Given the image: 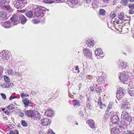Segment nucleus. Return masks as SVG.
<instances>
[{
  "instance_id": "obj_1",
  "label": "nucleus",
  "mask_w": 134,
  "mask_h": 134,
  "mask_svg": "<svg viewBox=\"0 0 134 134\" xmlns=\"http://www.w3.org/2000/svg\"><path fill=\"white\" fill-rule=\"evenodd\" d=\"M121 118L124 121L130 122L132 121V119L131 117L130 116L129 114L125 111H123L121 115Z\"/></svg>"
},
{
  "instance_id": "obj_2",
  "label": "nucleus",
  "mask_w": 134,
  "mask_h": 134,
  "mask_svg": "<svg viewBox=\"0 0 134 134\" xmlns=\"http://www.w3.org/2000/svg\"><path fill=\"white\" fill-rule=\"evenodd\" d=\"M105 95L104 94H102L99 96L98 102V104L99 105L100 108L102 109L105 110L106 107V105L104 104H103V103L102 101V99H104Z\"/></svg>"
},
{
  "instance_id": "obj_3",
  "label": "nucleus",
  "mask_w": 134,
  "mask_h": 134,
  "mask_svg": "<svg viewBox=\"0 0 134 134\" xmlns=\"http://www.w3.org/2000/svg\"><path fill=\"white\" fill-rule=\"evenodd\" d=\"M119 78L123 83L126 81L128 79V76L127 74H126V72H125L120 73Z\"/></svg>"
},
{
  "instance_id": "obj_4",
  "label": "nucleus",
  "mask_w": 134,
  "mask_h": 134,
  "mask_svg": "<svg viewBox=\"0 0 134 134\" xmlns=\"http://www.w3.org/2000/svg\"><path fill=\"white\" fill-rule=\"evenodd\" d=\"M9 55L8 54L7 52L5 51H3L0 53V59H2V60H7L9 58Z\"/></svg>"
},
{
  "instance_id": "obj_5",
  "label": "nucleus",
  "mask_w": 134,
  "mask_h": 134,
  "mask_svg": "<svg viewBox=\"0 0 134 134\" xmlns=\"http://www.w3.org/2000/svg\"><path fill=\"white\" fill-rule=\"evenodd\" d=\"M35 10V15L36 16L40 18L43 16L44 12L43 10H41L40 8H36Z\"/></svg>"
},
{
  "instance_id": "obj_6",
  "label": "nucleus",
  "mask_w": 134,
  "mask_h": 134,
  "mask_svg": "<svg viewBox=\"0 0 134 134\" xmlns=\"http://www.w3.org/2000/svg\"><path fill=\"white\" fill-rule=\"evenodd\" d=\"M84 55L89 58H91L92 55L91 51L88 48H86L83 50Z\"/></svg>"
},
{
  "instance_id": "obj_7",
  "label": "nucleus",
  "mask_w": 134,
  "mask_h": 134,
  "mask_svg": "<svg viewBox=\"0 0 134 134\" xmlns=\"http://www.w3.org/2000/svg\"><path fill=\"white\" fill-rule=\"evenodd\" d=\"M125 93V92L122 89H119L117 92L116 97L120 99L123 97Z\"/></svg>"
},
{
  "instance_id": "obj_8",
  "label": "nucleus",
  "mask_w": 134,
  "mask_h": 134,
  "mask_svg": "<svg viewBox=\"0 0 134 134\" xmlns=\"http://www.w3.org/2000/svg\"><path fill=\"white\" fill-rule=\"evenodd\" d=\"M35 111L32 110H30L26 111H24L25 115L28 117L32 119V116L35 113Z\"/></svg>"
},
{
  "instance_id": "obj_9",
  "label": "nucleus",
  "mask_w": 134,
  "mask_h": 134,
  "mask_svg": "<svg viewBox=\"0 0 134 134\" xmlns=\"http://www.w3.org/2000/svg\"><path fill=\"white\" fill-rule=\"evenodd\" d=\"M32 119L38 121L41 118V115L40 113L37 111H35V113Z\"/></svg>"
},
{
  "instance_id": "obj_10",
  "label": "nucleus",
  "mask_w": 134,
  "mask_h": 134,
  "mask_svg": "<svg viewBox=\"0 0 134 134\" xmlns=\"http://www.w3.org/2000/svg\"><path fill=\"white\" fill-rule=\"evenodd\" d=\"M50 123L49 120L48 118H45L42 119L40 123L42 125L46 126L48 125Z\"/></svg>"
},
{
  "instance_id": "obj_11",
  "label": "nucleus",
  "mask_w": 134,
  "mask_h": 134,
  "mask_svg": "<svg viewBox=\"0 0 134 134\" xmlns=\"http://www.w3.org/2000/svg\"><path fill=\"white\" fill-rule=\"evenodd\" d=\"M0 18L4 20L7 19L8 18L7 13L3 11H0Z\"/></svg>"
},
{
  "instance_id": "obj_12",
  "label": "nucleus",
  "mask_w": 134,
  "mask_h": 134,
  "mask_svg": "<svg viewBox=\"0 0 134 134\" xmlns=\"http://www.w3.org/2000/svg\"><path fill=\"white\" fill-rule=\"evenodd\" d=\"M94 130L95 129V125L94 121L92 120H89L86 122Z\"/></svg>"
},
{
  "instance_id": "obj_13",
  "label": "nucleus",
  "mask_w": 134,
  "mask_h": 134,
  "mask_svg": "<svg viewBox=\"0 0 134 134\" xmlns=\"http://www.w3.org/2000/svg\"><path fill=\"white\" fill-rule=\"evenodd\" d=\"M22 101L25 105V107H27L31 103V102L29 100L28 98H25L23 99Z\"/></svg>"
},
{
  "instance_id": "obj_14",
  "label": "nucleus",
  "mask_w": 134,
  "mask_h": 134,
  "mask_svg": "<svg viewBox=\"0 0 134 134\" xmlns=\"http://www.w3.org/2000/svg\"><path fill=\"white\" fill-rule=\"evenodd\" d=\"M111 120L112 122L115 124H117L119 121V118L117 115H113L111 118Z\"/></svg>"
},
{
  "instance_id": "obj_15",
  "label": "nucleus",
  "mask_w": 134,
  "mask_h": 134,
  "mask_svg": "<svg viewBox=\"0 0 134 134\" xmlns=\"http://www.w3.org/2000/svg\"><path fill=\"white\" fill-rule=\"evenodd\" d=\"M121 108L122 109L127 110L130 108V105L128 103L125 102L122 104Z\"/></svg>"
},
{
  "instance_id": "obj_16",
  "label": "nucleus",
  "mask_w": 134,
  "mask_h": 134,
  "mask_svg": "<svg viewBox=\"0 0 134 134\" xmlns=\"http://www.w3.org/2000/svg\"><path fill=\"white\" fill-rule=\"evenodd\" d=\"M10 19L12 22L14 23H15L18 22L17 23L13 25V26L14 25H16L18 23H19L18 22V18L17 16L15 15H13L12 17L10 18Z\"/></svg>"
},
{
  "instance_id": "obj_17",
  "label": "nucleus",
  "mask_w": 134,
  "mask_h": 134,
  "mask_svg": "<svg viewBox=\"0 0 134 134\" xmlns=\"http://www.w3.org/2000/svg\"><path fill=\"white\" fill-rule=\"evenodd\" d=\"M105 77L102 76H98L97 81L99 84H102L104 82Z\"/></svg>"
},
{
  "instance_id": "obj_18",
  "label": "nucleus",
  "mask_w": 134,
  "mask_h": 134,
  "mask_svg": "<svg viewBox=\"0 0 134 134\" xmlns=\"http://www.w3.org/2000/svg\"><path fill=\"white\" fill-rule=\"evenodd\" d=\"M19 18L21 24H24L27 21V20L25 17L23 15L21 14L19 15Z\"/></svg>"
},
{
  "instance_id": "obj_19",
  "label": "nucleus",
  "mask_w": 134,
  "mask_h": 134,
  "mask_svg": "<svg viewBox=\"0 0 134 134\" xmlns=\"http://www.w3.org/2000/svg\"><path fill=\"white\" fill-rule=\"evenodd\" d=\"M45 114L46 115L48 116H51L53 114V111L51 109H48L45 112Z\"/></svg>"
},
{
  "instance_id": "obj_20",
  "label": "nucleus",
  "mask_w": 134,
  "mask_h": 134,
  "mask_svg": "<svg viewBox=\"0 0 134 134\" xmlns=\"http://www.w3.org/2000/svg\"><path fill=\"white\" fill-rule=\"evenodd\" d=\"M111 134H118L120 132L119 129L117 127H114L111 130Z\"/></svg>"
},
{
  "instance_id": "obj_21",
  "label": "nucleus",
  "mask_w": 134,
  "mask_h": 134,
  "mask_svg": "<svg viewBox=\"0 0 134 134\" xmlns=\"http://www.w3.org/2000/svg\"><path fill=\"white\" fill-rule=\"evenodd\" d=\"M0 8L7 11H10L11 10V7L9 5L2 6L0 5Z\"/></svg>"
},
{
  "instance_id": "obj_22",
  "label": "nucleus",
  "mask_w": 134,
  "mask_h": 134,
  "mask_svg": "<svg viewBox=\"0 0 134 134\" xmlns=\"http://www.w3.org/2000/svg\"><path fill=\"white\" fill-rule=\"evenodd\" d=\"M95 53L96 55L100 56L102 54L103 52L102 49L98 48L95 50Z\"/></svg>"
},
{
  "instance_id": "obj_23",
  "label": "nucleus",
  "mask_w": 134,
  "mask_h": 134,
  "mask_svg": "<svg viewBox=\"0 0 134 134\" xmlns=\"http://www.w3.org/2000/svg\"><path fill=\"white\" fill-rule=\"evenodd\" d=\"M7 72L9 75H17V72L11 69H9L7 70Z\"/></svg>"
},
{
  "instance_id": "obj_24",
  "label": "nucleus",
  "mask_w": 134,
  "mask_h": 134,
  "mask_svg": "<svg viewBox=\"0 0 134 134\" xmlns=\"http://www.w3.org/2000/svg\"><path fill=\"white\" fill-rule=\"evenodd\" d=\"M126 15H125L123 13H120L118 15V18L121 20H125Z\"/></svg>"
},
{
  "instance_id": "obj_25",
  "label": "nucleus",
  "mask_w": 134,
  "mask_h": 134,
  "mask_svg": "<svg viewBox=\"0 0 134 134\" xmlns=\"http://www.w3.org/2000/svg\"><path fill=\"white\" fill-rule=\"evenodd\" d=\"M11 25L9 21H5L3 25V26L5 28H9L11 26Z\"/></svg>"
},
{
  "instance_id": "obj_26",
  "label": "nucleus",
  "mask_w": 134,
  "mask_h": 134,
  "mask_svg": "<svg viewBox=\"0 0 134 134\" xmlns=\"http://www.w3.org/2000/svg\"><path fill=\"white\" fill-rule=\"evenodd\" d=\"M33 12L32 11H29L27 12L26 13V15L28 17L31 18L33 15Z\"/></svg>"
},
{
  "instance_id": "obj_27",
  "label": "nucleus",
  "mask_w": 134,
  "mask_h": 134,
  "mask_svg": "<svg viewBox=\"0 0 134 134\" xmlns=\"http://www.w3.org/2000/svg\"><path fill=\"white\" fill-rule=\"evenodd\" d=\"M92 5L94 8H97L99 7V3L97 2V0H96L93 2Z\"/></svg>"
},
{
  "instance_id": "obj_28",
  "label": "nucleus",
  "mask_w": 134,
  "mask_h": 134,
  "mask_svg": "<svg viewBox=\"0 0 134 134\" xmlns=\"http://www.w3.org/2000/svg\"><path fill=\"white\" fill-rule=\"evenodd\" d=\"M14 106L13 104H11L9 105L7 107L8 110H9V112L13 111L14 110Z\"/></svg>"
},
{
  "instance_id": "obj_29",
  "label": "nucleus",
  "mask_w": 134,
  "mask_h": 134,
  "mask_svg": "<svg viewBox=\"0 0 134 134\" xmlns=\"http://www.w3.org/2000/svg\"><path fill=\"white\" fill-rule=\"evenodd\" d=\"M86 44L88 47H92L94 45L93 42L92 41L89 40L87 42Z\"/></svg>"
},
{
  "instance_id": "obj_30",
  "label": "nucleus",
  "mask_w": 134,
  "mask_h": 134,
  "mask_svg": "<svg viewBox=\"0 0 134 134\" xmlns=\"http://www.w3.org/2000/svg\"><path fill=\"white\" fill-rule=\"evenodd\" d=\"M86 106L87 108L90 110H91L92 108V106L91 105L90 102L89 100L86 102Z\"/></svg>"
},
{
  "instance_id": "obj_31",
  "label": "nucleus",
  "mask_w": 134,
  "mask_h": 134,
  "mask_svg": "<svg viewBox=\"0 0 134 134\" xmlns=\"http://www.w3.org/2000/svg\"><path fill=\"white\" fill-rule=\"evenodd\" d=\"M118 64L119 68L121 69H125V68L126 67L125 66H123L124 62H123L119 61L118 62Z\"/></svg>"
},
{
  "instance_id": "obj_32",
  "label": "nucleus",
  "mask_w": 134,
  "mask_h": 134,
  "mask_svg": "<svg viewBox=\"0 0 134 134\" xmlns=\"http://www.w3.org/2000/svg\"><path fill=\"white\" fill-rule=\"evenodd\" d=\"M14 4L15 7L19 9V8H21V4L19 2L15 1Z\"/></svg>"
},
{
  "instance_id": "obj_33",
  "label": "nucleus",
  "mask_w": 134,
  "mask_h": 134,
  "mask_svg": "<svg viewBox=\"0 0 134 134\" xmlns=\"http://www.w3.org/2000/svg\"><path fill=\"white\" fill-rule=\"evenodd\" d=\"M128 92L131 96H133L134 94V89L133 88H130L129 89Z\"/></svg>"
},
{
  "instance_id": "obj_34",
  "label": "nucleus",
  "mask_w": 134,
  "mask_h": 134,
  "mask_svg": "<svg viewBox=\"0 0 134 134\" xmlns=\"http://www.w3.org/2000/svg\"><path fill=\"white\" fill-rule=\"evenodd\" d=\"M109 115L108 114H106L104 115V118L103 119V120L104 122H107L108 120Z\"/></svg>"
},
{
  "instance_id": "obj_35",
  "label": "nucleus",
  "mask_w": 134,
  "mask_h": 134,
  "mask_svg": "<svg viewBox=\"0 0 134 134\" xmlns=\"http://www.w3.org/2000/svg\"><path fill=\"white\" fill-rule=\"evenodd\" d=\"M97 86V85H95L94 83H93V85L90 87L91 91L92 92L94 91L95 90H96V88Z\"/></svg>"
},
{
  "instance_id": "obj_36",
  "label": "nucleus",
  "mask_w": 134,
  "mask_h": 134,
  "mask_svg": "<svg viewBox=\"0 0 134 134\" xmlns=\"http://www.w3.org/2000/svg\"><path fill=\"white\" fill-rule=\"evenodd\" d=\"M68 1L70 2L74 5L77 4L78 3V1L77 0H67Z\"/></svg>"
},
{
  "instance_id": "obj_37",
  "label": "nucleus",
  "mask_w": 134,
  "mask_h": 134,
  "mask_svg": "<svg viewBox=\"0 0 134 134\" xmlns=\"http://www.w3.org/2000/svg\"><path fill=\"white\" fill-rule=\"evenodd\" d=\"M73 104L74 106L77 105L79 106L80 104V103L77 100H73Z\"/></svg>"
},
{
  "instance_id": "obj_38",
  "label": "nucleus",
  "mask_w": 134,
  "mask_h": 134,
  "mask_svg": "<svg viewBox=\"0 0 134 134\" xmlns=\"http://www.w3.org/2000/svg\"><path fill=\"white\" fill-rule=\"evenodd\" d=\"M128 0H122L121 3L124 5L126 6L128 2Z\"/></svg>"
},
{
  "instance_id": "obj_39",
  "label": "nucleus",
  "mask_w": 134,
  "mask_h": 134,
  "mask_svg": "<svg viewBox=\"0 0 134 134\" xmlns=\"http://www.w3.org/2000/svg\"><path fill=\"white\" fill-rule=\"evenodd\" d=\"M116 111H111L109 114V116L113 117V115H116Z\"/></svg>"
},
{
  "instance_id": "obj_40",
  "label": "nucleus",
  "mask_w": 134,
  "mask_h": 134,
  "mask_svg": "<svg viewBox=\"0 0 134 134\" xmlns=\"http://www.w3.org/2000/svg\"><path fill=\"white\" fill-rule=\"evenodd\" d=\"M99 13L100 14L102 15H104L105 14V11L104 9H101L100 10Z\"/></svg>"
},
{
  "instance_id": "obj_41",
  "label": "nucleus",
  "mask_w": 134,
  "mask_h": 134,
  "mask_svg": "<svg viewBox=\"0 0 134 134\" xmlns=\"http://www.w3.org/2000/svg\"><path fill=\"white\" fill-rule=\"evenodd\" d=\"M4 79L5 82L7 83H9L10 81V79L9 77L7 76L4 77Z\"/></svg>"
},
{
  "instance_id": "obj_42",
  "label": "nucleus",
  "mask_w": 134,
  "mask_h": 134,
  "mask_svg": "<svg viewBox=\"0 0 134 134\" xmlns=\"http://www.w3.org/2000/svg\"><path fill=\"white\" fill-rule=\"evenodd\" d=\"M21 123L22 125L26 127L27 126V124L26 121L24 120H22L21 121Z\"/></svg>"
},
{
  "instance_id": "obj_43",
  "label": "nucleus",
  "mask_w": 134,
  "mask_h": 134,
  "mask_svg": "<svg viewBox=\"0 0 134 134\" xmlns=\"http://www.w3.org/2000/svg\"><path fill=\"white\" fill-rule=\"evenodd\" d=\"M114 23H116L117 24H118L120 23V21L119 19L115 18V20L113 21Z\"/></svg>"
},
{
  "instance_id": "obj_44",
  "label": "nucleus",
  "mask_w": 134,
  "mask_h": 134,
  "mask_svg": "<svg viewBox=\"0 0 134 134\" xmlns=\"http://www.w3.org/2000/svg\"><path fill=\"white\" fill-rule=\"evenodd\" d=\"M128 6L131 9H133L134 8V4H129Z\"/></svg>"
},
{
  "instance_id": "obj_45",
  "label": "nucleus",
  "mask_w": 134,
  "mask_h": 134,
  "mask_svg": "<svg viewBox=\"0 0 134 134\" xmlns=\"http://www.w3.org/2000/svg\"><path fill=\"white\" fill-rule=\"evenodd\" d=\"M7 2L6 0H0V4H5Z\"/></svg>"
},
{
  "instance_id": "obj_46",
  "label": "nucleus",
  "mask_w": 134,
  "mask_h": 134,
  "mask_svg": "<svg viewBox=\"0 0 134 134\" xmlns=\"http://www.w3.org/2000/svg\"><path fill=\"white\" fill-rule=\"evenodd\" d=\"M9 134H19V133L17 130H15L14 131H12Z\"/></svg>"
},
{
  "instance_id": "obj_47",
  "label": "nucleus",
  "mask_w": 134,
  "mask_h": 134,
  "mask_svg": "<svg viewBox=\"0 0 134 134\" xmlns=\"http://www.w3.org/2000/svg\"><path fill=\"white\" fill-rule=\"evenodd\" d=\"M96 91L97 92H102V90L100 88V87H97L96 88Z\"/></svg>"
},
{
  "instance_id": "obj_48",
  "label": "nucleus",
  "mask_w": 134,
  "mask_h": 134,
  "mask_svg": "<svg viewBox=\"0 0 134 134\" xmlns=\"http://www.w3.org/2000/svg\"><path fill=\"white\" fill-rule=\"evenodd\" d=\"M113 105V103L112 102H110L109 103V104L108 108V109H110L112 107V106Z\"/></svg>"
},
{
  "instance_id": "obj_49",
  "label": "nucleus",
  "mask_w": 134,
  "mask_h": 134,
  "mask_svg": "<svg viewBox=\"0 0 134 134\" xmlns=\"http://www.w3.org/2000/svg\"><path fill=\"white\" fill-rule=\"evenodd\" d=\"M1 86L4 88H9V86L7 85V84L5 85V84H3V85H1Z\"/></svg>"
},
{
  "instance_id": "obj_50",
  "label": "nucleus",
  "mask_w": 134,
  "mask_h": 134,
  "mask_svg": "<svg viewBox=\"0 0 134 134\" xmlns=\"http://www.w3.org/2000/svg\"><path fill=\"white\" fill-rule=\"evenodd\" d=\"M17 97L16 96H11L9 97V100H12L13 99L16 98Z\"/></svg>"
},
{
  "instance_id": "obj_51",
  "label": "nucleus",
  "mask_w": 134,
  "mask_h": 134,
  "mask_svg": "<svg viewBox=\"0 0 134 134\" xmlns=\"http://www.w3.org/2000/svg\"><path fill=\"white\" fill-rule=\"evenodd\" d=\"M44 2L46 3H51V0H44Z\"/></svg>"
},
{
  "instance_id": "obj_52",
  "label": "nucleus",
  "mask_w": 134,
  "mask_h": 134,
  "mask_svg": "<svg viewBox=\"0 0 134 134\" xmlns=\"http://www.w3.org/2000/svg\"><path fill=\"white\" fill-rule=\"evenodd\" d=\"M123 65V66H126V67L125 68H128V64L127 63L124 62V65Z\"/></svg>"
},
{
  "instance_id": "obj_53",
  "label": "nucleus",
  "mask_w": 134,
  "mask_h": 134,
  "mask_svg": "<svg viewBox=\"0 0 134 134\" xmlns=\"http://www.w3.org/2000/svg\"><path fill=\"white\" fill-rule=\"evenodd\" d=\"M26 94L24 93H22L21 94V96L22 98H24L26 96Z\"/></svg>"
},
{
  "instance_id": "obj_54",
  "label": "nucleus",
  "mask_w": 134,
  "mask_h": 134,
  "mask_svg": "<svg viewBox=\"0 0 134 134\" xmlns=\"http://www.w3.org/2000/svg\"><path fill=\"white\" fill-rule=\"evenodd\" d=\"M131 32L133 34V37L134 38V26L132 27V28Z\"/></svg>"
},
{
  "instance_id": "obj_55",
  "label": "nucleus",
  "mask_w": 134,
  "mask_h": 134,
  "mask_svg": "<svg viewBox=\"0 0 134 134\" xmlns=\"http://www.w3.org/2000/svg\"><path fill=\"white\" fill-rule=\"evenodd\" d=\"M1 95L2 97L4 99H6V96L5 94L3 93H2Z\"/></svg>"
},
{
  "instance_id": "obj_56",
  "label": "nucleus",
  "mask_w": 134,
  "mask_h": 134,
  "mask_svg": "<svg viewBox=\"0 0 134 134\" xmlns=\"http://www.w3.org/2000/svg\"><path fill=\"white\" fill-rule=\"evenodd\" d=\"M32 22L34 24H37L38 23L35 19H33L32 21Z\"/></svg>"
},
{
  "instance_id": "obj_57",
  "label": "nucleus",
  "mask_w": 134,
  "mask_h": 134,
  "mask_svg": "<svg viewBox=\"0 0 134 134\" xmlns=\"http://www.w3.org/2000/svg\"><path fill=\"white\" fill-rule=\"evenodd\" d=\"M116 16V15L115 14H113L110 16L112 18H114Z\"/></svg>"
},
{
  "instance_id": "obj_58",
  "label": "nucleus",
  "mask_w": 134,
  "mask_h": 134,
  "mask_svg": "<svg viewBox=\"0 0 134 134\" xmlns=\"http://www.w3.org/2000/svg\"><path fill=\"white\" fill-rule=\"evenodd\" d=\"M3 70L1 69H0V80L1 79V78L2 77V73Z\"/></svg>"
},
{
  "instance_id": "obj_59",
  "label": "nucleus",
  "mask_w": 134,
  "mask_h": 134,
  "mask_svg": "<svg viewBox=\"0 0 134 134\" xmlns=\"http://www.w3.org/2000/svg\"><path fill=\"white\" fill-rule=\"evenodd\" d=\"M129 14H132L134 13V11L132 9H131L129 10Z\"/></svg>"
},
{
  "instance_id": "obj_60",
  "label": "nucleus",
  "mask_w": 134,
  "mask_h": 134,
  "mask_svg": "<svg viewBox=\"0 0 134 134\" xmlns=\"http://www.w3.org/2000/svg\"><path fill=\"white\" fill-rule=\"evenodd\" d=\"M24 115V113H20L19 114V116L21 117H23Z\"/></svg>"
},
{
  "instance_id": "obj_61",
  "label": "nucleus",
  "mask_w": 134,
  "mask_h": 134,
  "mask_svg": "<svg viewBox=\"0 0 134 134\" xmlns=\"http://www.w3.org/2000/svg\"><path fill=\"white\" fill-rule=\"evenodd\" d=\"M7 85L9 86V88H10V87H12L13 86V83H10V84H8Z\"/></svg>"
},
{
  "instance_id": "obj_62",
  "label": "nucleus",
  "mask_w": 134,
  "mask_h": 134,
  "mask_svg": "<svg viewBox=\"0 0 134 134\" xmlns=\"http://www.w3.org/2000/svg\"><path fill=\"white\" fill-rule=\"evenodd\" d=\"M47 134H54V133L52 131H50L48 132Z\"/></svg>"
},
{
  "instance_id": "obj_63",
  "label": "nucleus",
  "mask_w": 134,
  "mask_h": 134,
  "mask_svg": "<svg viewBox=\"0 0 134 134\" xmlns=\"http://www.w3.org/2000/svg\"><path fill=\"white\" fill-rule=\"evenodd\" d=\"M16 74L17 75V76H18V75L19 76H21L22 75V73L21 72H18V74L17 73Z\"/></svg>"
},
{
  "instance_id": "obj_64",
  "label": "nucleus",
  "mask_w": 134,
  "mask_h": 134,
  "mask_svg": "<svg viewBox=\"0 0 134 134\" xmlns=\"http://www.w3.org/2000/svg\"><path fill=\"white\" fill-rule=\"evenodd\" d=\"M132 131H127L126 134H132Z\"/></svg>"
}]
</instances>
